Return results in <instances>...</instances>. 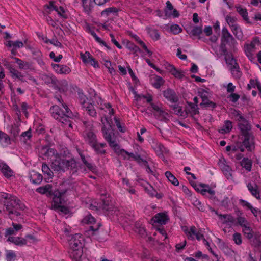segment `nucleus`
I'll return each instance as SVG.
<instances>
[{
	"label": "nucleus",
	"mask_w": 261,
	"mask_h": 261,
	"mask_svg": "<svg viewBox=\"0 0 261 261\" xmlns=\"http://www.w3.org/2000/svg\"><path fill=\"white\" fill-rule=\"evenodd\" d=\"M70 250V257L73 260H79L83 254V247L84 245L83 236L79 233L71 236L68 239Z\"/></svg>",
	"instance_id": "4"
},
{
	"label": "nucleus",
	"mask_w": 261,
	"mask_h": 261,
	"mask_svg": "<svg viewBox=\"0 0 261 261\" xmlns=\"http://www.w3.org/2000/svg\"><path fill=\"white\" fill-rule=\"evenodd\" d=\"M161 105H157L154 103H151L150 106L154 112L155 115H158L161 119H166L168 115L166 112L161 106Z\"/></svg>",
	"instance_id": "16"
},
{
	"label": "nucleus",
	"mask_w": 261,
	"mask_h": 261,
	"mask_svg": "<svg viewBox=\"0 0 261 261\" xmlns=\"http://www.w3.org/2000/svg\"><path fill=\"white\" fill-rule=\"evenodd\" d=\"M213 211L215 212V214L219 217L220 219L224 220L223 222V224L231 226L235 223L236 219L232 215L219 214L217 211L214 210H213Z\"/></svg>",
	"instance_id": "15"
},
{
	"label": "nucleus",
	"mask_w": 261,
	"mask_h": 261,
	"mask_svg": "<svg viewBox=\"0 0 261 261\" xmlns=\"http://www.w3.org/2000/svg\"><path fill=\"white\" fill-rule=\"evenodd\" d=\"M49 113L55 119L72 129V120L76 118L78 114L76 112H72L66 103H63V107L56 105L51 106Z\"/></svg>",
	"instance_id": "1"
},
{
	"label": "nucleus",
	"mask_w": 261,
	"mask_h": 261,
	"mask_svg": "<svg viewBox=\"0 0 261 261\" xmlns=\"http://www.w3.org/2000/svg\"><path fill=\"white\" fill-rule=\"evenodd\" d=\"M2 172L4 175L7 177H10L13 175V172L11 168L6 164L3 165L2 167Z\"/></svg>",
	"instance_id": "44"
},
{
	"label": "nucleus",
	"mask_w": 261,
	"mask_h": 261,
	"mask_svg": "<svg viewBox=\"0 0 261 261\" xmlns=\"http://www.w3.org/2000/svg\"><path fill=\"white\" fill-rule=\"evenodd\" d=\"M151 148L155 152L156 155L160 158L164 157V153L166 152V148L160 142L153 141L151 144Z\"/></svg>",
	"instance_id": "12"
},
{
	"label": "nucleus",
	"mask_w": 261,
	"mask_h": 261,
	"mask_svg": "<svg viewBox=\"0 0 261 261\" xmlns=\"http://www.w3.org/2000/svg\"><path fill=\"white\" fill-rule=\"evenodd\" d=\"M244 236L248 239H252L253 236V232L251 228L248 225L242 228Z\"/></svg>",
	"instance_id": "56"
},
{
	"label": "nucleus",
	"mask_w": 261,
	"mask_h": 261,
	"mask_svg": "<svg viewBox=\"0 0 261 261\" xmlns=\"http://www.w3.org/2000/svg\"><path fill=\"white\" fill-rule=\"evenodd\" d=\"M11 144V138L6 133L0 130V144L3 147Z\"/></svg>",
	"instance_id": "27"
},
{
	"label": "nucleus",
	"mask_w": 261,
	"mask_h": 261,
	"mask_svg": "<svg viewBox=\"0 0 261 261\" xmlns=\"http://www.w3.org/2000/svg\"><path fill=\"white\" fill-rule=\"evenodd\" d=\"M77 95L78 101L79 103L80 104L82 109L84 107H85V106L87 105L88 103L91 102L90 101H88V97L86 95L84 94V93L82 91H78Z\"/></svg>",
	"instance_id": "33"
},
{
	"label": "nucleus",
	"mask_w": 261,
	"mask_h": 261,
	"mask_svg": "<svg viewBox=\"0 0 261 261\" xmlns=\"http://www.w3.org/2000/svg\"><path fill=\"white\" fill-rule=\"evenodd\" d=\"M169 218L166 213H159L156 214L152 218V220L154 223L161 225H165L168 221Z\"/></svg>",
	"instance_id": "14"
},
{
	"label": "nucleus",
	"mask_w": 261,
	"mask_h": 261,
	"mask_svg": "<svg viewBox=\"0 0 261 261\" xmlns=\"http://www.w3.org/2000/svg\"><path fill=\"white\" fill-rule=\"evenodd\" d=\"M202 28L201 27L195 26L191 31V34L193 36H198L202 33Z\"/></svg>",
	"instance_id": "61"
},
{
	"label": "nucleus",
	"mask_w": 261,
	"mask_h": 261,
	"mask_svg": "<svg viewBox=\"0 0 261 261\" xmlns=\"http://www.w3.org/2000/svg\"><path fill=\"white\" fill-rule=\"evenodd\" d=\"M10 73L12 74V77H15L20 80L23 79V76L22 73L14 68H11L10 69Z\"/></svg>",
	"instance_id": "60"
},
{
	"label": "nucleus",
	"mask_w": 261,
	"mask_h": 261,
	"mask_svg": "<svg viewBox=\"0 0 261 261\" xmlns=\"http://www.w3.org/2000/svg\"><path fill=\"white\" fill-rule=\"evenodd\" d=\"M126 47L129 50L132 51L133 54H136L140 51V49L138 46L136 45L134 43L130 41H127L126 44Z\"/></svg>",
	"instance_id": "51"
},
{
	"label": "nucleus",
	"mask_w": 261,
	"mask_h": 261,
	"mask_svg": "<svg viewBox=\"0 0 261 261\" xmlns=\"http://www.w3.org/2000/svg\"><path fill=\"white\" fill-rule=\"evenodd\" d=\"M16 258L15 252L11 250L6 251V259L7 261H15Z\"/></svg>",
	"instance_id": "53"
},
{
	"label": "nucleus",
	"mask_w": 261,
	"mask_h": 261,
	"mask_svg": "<svg viewBox=\"0 0 261 261\" xmlns=\"http://www.w3.org/2000/svg\"><path fill=\"white\" fill-rule=\"evenodd\" d=\"M146 30L150 37L154 41H158L161 38V35L158 30L150 27H146Z\"/></svg>",
	"instance_id": "22"
},
{
	"label": "nucleus",
	"mask_w": 261,
	"mask_h": 261,
	"mask_svg": "<svg viewBox=\"0 0 261 261\" xmlns=\"http://www.w3.org/2000/svg\"><path fill=\"white\" fill-rule=\"evenodd\" d=\"M42 171L45 175L47 176L48 179L52 178L53 177V172L49 168L48 166L45 164L43 163L42 165Z\"/></svg>",
	"instance_id": "46"
},
{
	"label": "nucleus",
	"mask_w": 261,
	"mask_h": 261,
	"mask_svg": "<svg viewBox=\"0 0 261 261\" xmlns=\"http://www.w3.org/2000/svg\"><path fill=\"white\" fill-rule=\"evenodd\" d=\"M120 154L124 158L125 160H130V158L134 159L136 154H134L132 152H129L125 150L124 149H122L120 151Z\"/></svg>",
	"instance_id": "54"
},
{
	"label": "nucleus",
	"mask_w": 261,
	"mask_h": 261,
	"mask_svg": "<svg viewBox=\"0 0 261 261\" xmlns=\"http://www.w3.org/2000/svg\"><path fill=\"white\" fill-rule=\"evenodd\" d=\"M91 35L94 38L95 41L98 43L100 45L106 47L108 50H111V47L109 46L107 43L102 40L100 37H99L95 32L93 33Z\"/></svg>",
	"instance_id": "48"
},
{
	"label": "nucleus",
	"mask_w": 261,
	"mask_h": 261,
	"mask_svg": "<svg viewBox=\"0 0 261 261\" xmlns=\"http://www.w3.org/2000/svg\"><path fill=\"white\" fill-rule=\"evenodd\" d=\"M119 11V9L115 7H109L104 9L101 12V15L106 17L108 16L110 14H116Z\"/></svg>",
	"instance_id": "45"
},
{
	"label": "nucleus",
	"mask_w": 261,
	"mask_h": 261,
	"mask_svg": "<svg viewBox=\"0 0 261 261\" xmlns=\"http://www.w3.org/2000/svg\"><path fill=\"white\" fill-rule=\"evenodd\" d=\"M236 11L238 14L242 17L243 19L246 22H249V19L248 17V13L246 8H243L240 5H236L235 6Z\"/></svg>",
	"instance_id": "24"
},
{
	"label": "nucleus",
	"mask_w": 261,
	"mask_h": 261,
	"mask_svg": "<svg viewBox=\"0 0 261 261\" xmlns=\"http://www.w3.org/2000/svg\"><path fill=\"white\" fill-rule=\"evenodd\" d=\"M259 44L260 41L259 37H254L252 38V40L250 44L245 45V49L247 50L248 54H250L251 51H253V50L255 48V46L256 45H259Z\"/></svg>",
	"instance_id": "32"
},
{
	"label": "nucleus",
	"mask_w": 261,
	"mask_h": 261,
	"mask_svg": "<svg viewBox=\"0 0 261 261\" xmlns=\"http://www.w3.org/2000/svg\"><path fill=\"white\" fill-rule=\"evenodd\" d=\"M107 146V144L105 143H98V141L95 143L93 145L91 146L92 149L94 150L96 154L103 155L105 154L106 151L105 148Z\"/></svg>",
	"instance_id": "20"
},
{
	"label": "nucleus",
	"mask_w": 261,
	"mask_h": 261,
	"mask_svg": "<svg viewBox=\"0 0 261 261\" xmlns=\"http://www.w3.org/2000/svg\"><path fill=\"white\" fill-rule=\"evenodd\" d=\"M231 30L237 39L241 40L243 38V33L239 24L233 26Z\"/></svg>",
	"instance_id": "40"
},
{
	"label": "nucleus",
	"mask_w": 261,
	"mask_h": 261,
	"mask_svg": "<svg viewBox=\"0 0 261 261\" xmlns=\"http://www.w3.org/2000/svg\"><path fill=\"white\" fill-rule=\"evenodd\" d=\"M85 12L89 14L93 8V2L91 0H82Z\"/></svg>",
	"instance_id": "36"
},
{
	"label": "nucleus",
	"mask_w": 261,
	"mask_h": 261,
	"mask_svg": "<svg viewBox=\"0 0 261 261\" xmlns=\"http://www.w3.org/2000/svg\"><path fill=\"white\" fill-rule=\"evenodd\" d=\"M230 71L233 77L236 79H239L242 76V72L240 71L239 66L230 68Z\"/></svg>",
	"instance_id": "52"
},
{
	"label": "nucleus",
	"mask_w": 261,
	"mask_h": 261,
	"mask_svg": "<svg viewBox=\"0 0 261 261\" xmlns=\"http://www.w3.org/2000/svg\"><path fill=\"white\" fill-rule=\"evenodd\" d=\"M89 116L92 117L96 118L97 117V112L94 107L93 102L88 103L87 105L82 108Z\"/></svg>",
	"instance_id": "26"
},
{
	"label": "nucleus",
	"mask_w": 261,
	"mask_h": 261,
	"mask_svg": "<svg viewBox=\"0 0 261 261\" xmlns=\"http://www.w3.org/2000/svg\"><path fill=\"white\" fill-rule=\"evenodd\" d=\"M52 67L56 73L61 74H67L71 72L70 68L66 65L52 64Z\"/></svg>",
	"instance_id": "18"
},
{
	"label": "nucleus",
	"mask_w": 261,
	"mask_h": 261,
	"mask_svg": "<svg viewBox=\"0 0 261 261\" xmlns=\"http://www.w3.org/2000/svg\"><path fill=\"white\" fill-rule=\"evenodd\" d=\"M7 46L15 48L17 49V48L22 47L23 46V43L22 41H9L7 43Z\"/></svg>",
	"instance_id": "58"
},
{
	"label": "nucleus",
	"mask_w": 261,
	"mask_h": 261,
	"mask_svg": "<svg viewBox=\"0 0 261 261\" xmlns=\"http://www.w3.org/2000/svg\"><path fill=\"white\" fill-rule=\"evenodd\" d=\"M221 169L227 179H230L232 178L231 169L229 166L223 164L221 166Z\"/></svg>",
	"instance_id": "43"
},
{
	"label": "nucleus",
	"mask_w": 261,
	"mask_h": 261,
	"mask_svg": "<svg viewBox=\"0 0 261 261\" xmlns=\"http://www.w3.org/2000/svg\"><path fill=\"white\" fill-rule=\"evenodd\" d=\"M28 48L31 53L34 60L43 56L42 52L38 47L30 46Z\"/></svg>",
	"instance_id": "37"
},
{
	"label": "nucleus",
	"mask_w": 261,
	"mask_h": 261,
	"mask_svg": "<svg viewBox=\"0 0 261 261\" xmlns=\"http://www.w3.org/2000/svg\"><path fill=\"white\" fill-rule=\"evenodd\" d=\"M225 59L226 63L230 65L231 67H234V68H236V66L238 67V66H239L236 60L232 56L228 55L225 57Z\"/></svg>",
	"instance_id": "49"
},
{
	"label": "nucleus",
	"mask_w": 261,
	"mask_h": 261,
	"mask_svg": "<svg viewBox=\"0 0 261 261\" xmlns=\"http://www.w3.org/2000/svg\"><path fill=\"white\" fill-rule=\"evenodd\" d=\"M247 187L252 196H254L256 198H259V193L258 191L257 187L255 184L253 185L251 183L248 184Z\"/></svg>",
	"instance_id": "38"
},
{
	"label": "nucleus",
	"mask_w": 261,
	"mask_h": 261,
	"mask_svg": "<svg viewBox=\"0 0 261 261\" xmlns=\"http://www.w3.org/2000/svg\"><path fill=\"white\" fill-rule=\"evenodd\" d=\"M164 79L158 75H156L152 79V85L156 89H159L164 84Z\"/></svg>",
	"instance_id": "35"
},
{
	"label": "nucleus",
	"mask_w": 261,
	"mask_h": 261,
	"mask_svg": "<svg viewBox=\"0 0 261 261\" xmlns=\"http://www.w3.org/2000/svg\"><path fill=\"white\" fill-rule=\"evenodd\" d=\"M15 62L18 65L20 69L27 70L31 67V64L28 62L23 61L20 59L15 58Z\"/></svg>",
	"instance_id": "42"
},
{
	"label": "nucleus",
	"mask_w": 261,
	"mask_h": 261,
	"mask_svg": "<svg viewBox=\"0 0 261 261\" xmlns=\"http://www.w3.org/2000/svg\"><path fill=\"white\" fill-rule=\"evenodd\" d=\"M0 199H4L3 203L5 211L11 218L12 216H19L21 213L18 211H24L25 205L16 196L5 192L0 193Z\"/></svg>",
	"instance_id": "2"
},
{
	"label": "nucleus",
	"mask_w": 261,
	"mask_h": 261,
	"mask_svg": "<svg viewBox=\"0 0 261 261\" xmlns=\"http://www.w3.org/2000/svg\"><path fill=\"white\" fill-rule=\"evenodd\" d=\"M165 175L171 183L174 186H177L179 182L177 178L169 171H167L165 173Z\"/></svg>",
	"instance_id": "39"
},
{
	"label": "nucleus",
	"mask_w": 261,
	"mask_h": 261,
	"mask_svg": "<svg viewBox=\"0 0 261 261\" xmlns=\"http://www.w3.org/2000/svg\"><path fill=\"white\" fill-rule=\"evenodd\" d=\"M234 41V39L232 35L229 33V31L226 27H223L222 30L221 42L227 43H230Z\"/></svg>",
	"instance_id": "21"
},
{
	"label": "nucleus",
	"mask_w": 261,
	"mask_h": 261,
	"mask_svg": "<svg viewBox=\"0 0 261 261\" xmlns=\"http://www.w3.org/2000/svg\"><path fill=\"white\" fill-rule=\"evenodd\" d=\"M237 224L241 226L242 228L248 225V222L245 218L239 216L237 218Z\"/></svg>",
	"instance_id": "64"
},
{
	"label": "nucleus",
	"mask_w": 261,
	"mask_h": 261,
	"mask_svg": "<svg viewBox=\"0 0 261 261\" xmlns=\"http://www.w3.org/2000/svg\"><path fill=\"white\" fill-rule=\"evenodd\" d=\"M101 122L102 126L101 131L105 139L109 142L111 147H116L118 145L112 139V136L114 135L112 132L113 122L106 116L101 118Z\"/></svg>",
	"instance_id": "6"
},
{
	"label": "nucleus",
	"mask_w": 261,
	"mask_h": 261,
	"mask_svg": "<svg viewBox=\"0 0 261 261\" xmlns=\"http://www.w3.org/2000/svg\"><path fill=\"white\" fill-rule=\"evenodd\" d=\"M225 20L230 29L233 26L238 24L236 23L237 18L235 17H232L228 15L225 17Z\"/></svg>",
	"instance_id": "55"
},
{
	"label": "nucleus",
	"mask_w": 261,
	"mask_h": 261,
	"mask_svg": "<svg viewBox=\"0 0 261 261\" xmlns=\"http://www.w3.org/2000/svg\"><path fill=\"white\" fill-rule=\"evenodd\" d=\"M135 231L139 234L141 237L145 236V229L139 223H136L134 227Z\"/></svg>",
	"instance_id": "50"
},
{
	"label": "nucleus",
	"mask_w": 261,
	"mask_h": 261,
	"mask_svg": "<svg viewBox=\"0 0 261 261\" xmlns=\"http://www.w3.org/2000/svg\"><path fill=\"white\" fill-rule=\"evenodd\" d=\"M181 28L177 24H172L170 27V31L174 35L178 34L182 32Z\"/></svg>",
	"instance_id": "59"
},
{
	"label": "nucleus",
	"mask_w": 261,
	"mask_h": 261,
	"mask_svg": "<svg viewBox=\"0 0 261 261\" xmlns=\"http://www.w3.org/2000/svg\"><path fill=\"white\" fill-rule=\"evenodd\" d=\"M181 229L189 240H194L195 239L194 236L197 232L195 226H192L190 228L184 226L181 227Z\"/></svg>",
	"instance_id": "19"
},
{
	"label": "nucleus",
	"mask_w": 261,
	"mask_h": 261,
	"mask_svg": "<svg viewBox=\"0 0 261 261\" xmlns=\"http://www.w3.org/2000/svg\"><path fill=\"white\" fill-rule=\"evenodd\" d=\"M85 142L91 147L97 141L96 135L91 130H85L83 132Z\"/></svg>",
	"instance_id": "13"
},
{
	"label": "nucleus",
	"mask_w": 261,
	"mask_h": 261,
	"mask_svg": "<svg viewBox=\"0 0 261 261\" xmlns=\"http://www.w3.org/2000/svg\"><path fill=\"white\" fill-rule=\"evenodd\" d=\"M201 194L202 195L205 196L207 198L212 199L213 200H215L216 198L215 196V191L211 189H202L201 190Z\"/></svg>",
	"instance_id": "34"
},
{
	"label": "nucleus",
	"mask_w": 261,
	"mask_h": 261,
	"mask_svg": "<svg viewBox=\"0 0 261 261\" xmlns=\"http://www.w3.org/2000/svg\"><path fill=\"white\" fill-rule=\"evenodd\" d=\"M7 241L12 243L15 245L19 246L25 245L27 243L26 239L18 237H16L9 236L7 239Z\"/></svg>",
	"instance_id": "23"
},
{
	"label": "nucleus",
	"mask_w": 261,
	"mask_h": 261,
	"mask_svg": "<svg viewBox=\"0 0 261 261\" xmlns=\"http://www.w3.org/2000/svg\"><path fill=\"white\" fill-rule=\"evenodd\" d=\"M40 154L43 156V159L50 160L52 163L54 159L56 158L59 153L55 149L45 145L41 147Z\"/></svg>",
	"instance_id": "8"
},
{
	"label": "nucleus",
	"mask_w": 261,
	"mask_h": 261,
	"mask_svg": "<svg viewBox=\"0 0 261 261\" xmlns=\"http://www.w3.org/2000/svg\"><path fill=\"white\" fill-rule=\"evenodd\" d=\"M170 107L174 111V113L175 114L179 116L182 118L187 117V112H185V110H183L182 107L179 106L178 104H176L171 105Z\"/></svg>",
	"instance_id": "31"
},
{
	"label": "nucleus",
	"mask_w": 261,
	"mask_h": 261,
	"mask_svg": "<svg viewBox=\"0 0 261 261\" xmlns=\"http://www.w3.org/2000/svg\"><path fill=\"white\" fill-rule=\"evenodd\" d=\"M227 43L221 42L220 46V52L221 56H224L226 57L228 55L227 49L226 46Z\"/></svg>",
	"instance_id": "62"
},
{
	"label": "nucleus",
	"mask_w": 261,
	"mask_h": 261,
	"mask_svg": "<svg viewBox=\"0 0 261 261\" xmlns=\"http://www.w3.org/2000/svg\"><path fill=\"white\" fill-rule=\"evenodd\" d=\"M164 97L171 103H177L179 101V97L175 91L171 89L168 88L163 92Z\"/></svg>",
	"instance_id": "11"
},
{
	"label": "nucleus",
	"mask_w": 261,
	"mask_h": 261,
	"mask_svg": "<svg viewBox=\"0 0 261 261\" xmlns=\"http://www.w3.org/2000/svg\"><path fill=\"white\" fill-rule=\"evenodd\" d=\"M80 58L85 64L90 63L94 68H99V65L97 61L91 56L89 51H86L84 54L80 53Z\"/></svg>",
	"instance_id": "10"
},
{
	"label": "nucleus",
	"mask_w": 261,
	"mask_h": 261,
	"mask_svg": "<svg viewBox=\"0 0 261 261\" xmlns=\"http://www.w3.org/2000/svg\"><path fill=\"white\" fill-rule=\"evenodd\" d=\"M82 222L85 224L90 225L87 230V233L89 236L95 234L100 226V223H96L95 219L90 214L86 215L83 218Z\"/></svg>",
	"instance_id": "7"
},
{
	"label": "nucleus",
	"mask_w": 261,
	"mask_h": 261,
	"mask_svg": "<svg viewBox=\"0 0 261 261\" xmlns=\"http://www.w3.org/2000/svg\"><path fill=\"white\" fill-rule=\"evenodd\" d=\"M91 35L94 38L95 41L98 43L100 45L106 47L108 50H111V47L109 46L107 43L102 40L100 37H99L95 32L93 33Z\"/></svg>",
	"instance_id": "47"
},
{
	"label": "nucleus",
	"mask_w": 261,
	"mask_h": 261,
	"mask_svg": "<svg viewBox=\"0 0 261 261\" xmlns=\"http://www.w3.org/2000/svg\"><path fill=\"white\" fill-rule=\"evenodd\" d=\"M52 169L57 172H65L70 170L74 172L77 170V163L74 158L67 159L61 153H59L51 163Z\"/></svg>",
	"instance_id": "3"
},
{
	"label": "nucleus",
	"mask_w": 261,
	"mask_h": 261,
	"mask_svg": "<svg viewBox=\"0 0 261 261\" xmlns=\"http://www.w3.org/2000/svg\"><path fill=\"white\" fill-rule=\"evenodd\" d=\"M98 207L99 208H101L107 211H110V207L109 205V202L108 200H102L101 203H100Z\"/></svg>",
	"instance_id": "63"
},
{
	"label": "nucleus",
	"mask_w": 261,
	"mask_h": 261,
	"mask_svg": "<svg viewBox=\"0 0 261 261\" xmlns=\"http://www.w3.org/2000/svg\"><path fill=\"white\" fill-rule=\"evenodd\" d=\"M62 203V198L61 196H55L53 197V202L51 205L53 207L54 209H56L58 207V206L61 205V204Z\"/></svg>",
	"instance_id": "57"
},
{
	"label": "nucleus",
	"mask_w": 261,
	"mask_h": 261,
	"mask_svg": "<svg viewBox=\"0 0 261 261\" xmlns=\"http://www.w3.org/2000/svg\"><path fill=\"white\" fill-rule=\"evenodd\" d=\"M232 127V122L230 120H227L224 121L223 126L219 129L218 131L221 134H225L230 132Z\"/></svg>",
	"instance_id": "28"
},
{
	"label": "nucleus",
	"mask_w": 261,
	"mask_h": 261,
	"mask_svg": "<svg viewBox=\"0 0 261 261\" xmlns=\"http://www.w3.org/2000/svg\"><path fill=\"white\" fill-rule=\"evenodd\" d=\"M30 179L32 183L35 185H39L42 181L43 177L41 174L33 171L30 173Z\"/></svg>",
	"instance_id": "25"
},
{
	"label": "nucleus",
	"mask_w": 261,
	"mask_h": 261,
	"mask_svg": "<svg viewBox=\"0 0 261 261\" xmlns=\"http://www.w3.org/2000/svg\"><path fill=\"white\" fill-rule=\"evenodd\" d=\"M51 186L47 184L44 186L39 187L37 188L36 191L41 194H46L47 196L52 195L53 192L51 191Z\"/></svg>",
	"instance_id": "30"
},
{
	"label": "nucleus",
	"mask_w": 261,
	"mask_h": 261,
	"mask_svg": "<svg viewBox=\"0 0 261 261\" xmlns=\"http://www.w3.org/2000/svg\"><path fill=\"white\" fill-rule=\"evenodd\" d=\"M198 96L202 99V102L200 106L202 108L215 109L217 105L216 103L210 101L208 99L207 92L205 90L198 92Z\"/></svg>",
	"instance_id": "9"
},
{
	"label": "nucleus",
	"mask_w": 261,
	"mask_h": 261,
	"mask_svg": "<svg viewBox=\"0 0 261 261\" xmlns=\"http://www.w3.org/2000/svg\"><path fill=\"white\" fill-rule=\"evenodd\" d=\"M42 80L46 84L50 86H54L57 83V79L55 76L52 75H48L46 74L41 75Z\"/></svg>",
	"instance_id": "29"
},
{
	"label": "nucleus",
	"mask_w": 261,
	"mask_h": 261,
	"mask_svg": "<svg viewBox=\"0 0 261 261\" xmlns=\"http://www.w3.org/2000/svg\"><path fill=\"white\" fill-rule=\"evenodd\" d=\"M238 126L240 130L241 135L244 137L243 141L244 146L249 151H252L254 148L253 138L250 131L251 129V125L247 120L244 122L238 123Z\"/></svg>",
	"instance_id": "5"
},
{
	"label": "nucleus",
	"mask_w": 261,
	"mask_h": 261,
	"mask_svg": "<svg viewBox=\"0 0 261 261\" xmlns=\"http://www.w3.org/2000/svg\"><path fill=\"white\" fill-rule=\"evenodd\" d=\"M252 162L248 158H244L241 162V165L247 171H250L252 168Z\"/></svg>",
	"instance_id": "41"
},
{
	"label": "nucleus",
	"mask_w": 261,
	"mask_h": 261,
	"mask_svg": "<svg viewBox=\"0 0 261 261\" xmlns=\"http://www.w3.org/2000/svg\"><path fill=\"white\" fill-rule=\"evenodd\" d=\"M187 106L185 107V112H187V117L190 115L191 117H193L196 114H198L199 113L198 106L194 105L192 102L187 101Z\"/></svg>",
	"instance_id": "17"
}]
</instances>
